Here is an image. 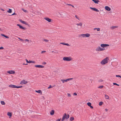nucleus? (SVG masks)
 Here are the masks:
<instances>
[{"label":"nucleus","mask_w":121,"mask_h":121,"mask_svg":"<svg viewBox=\"0 0 121 121\" xmlns=\"http://www.w3.org/2000/svg\"><path fill=\"white\" fill-rule=\"evenodd\" d=\"M17 26H19V28L20 29H21L24 30H25L26 29V28L25 27H23L22 26L20 25V24H17Z\"/></svg>","instance_id":"6"},{"label":"nucleus","mask_w":121,"mask_h":121,"mask_svg":"<svg viewBox=\"0 0 121 121\" xmlns=\"http://www.w3.org/2000/svg\"><path fill=\"white\" fill-rule=\"evenodd\" d=\"M75 16L76 18L78 19V20H80L79 19V18L78 17V16L77 15H75Z\"/></svg>","instance_id":"42"},{"label":"nucleus","mask_w":121,"mask_h":121,"mask_svg":"<svg viewBox=\"0 0 121 121\" xmlns=\"http://www.w3.org/2000/svg\"><path fill=\"white\" fill-rule=\"evenodd\" d=\"M109 60V58L107 57L101 61L100 64L102 65H105L108 62Z\"/></svg>","instance_id":"1"},{"label":"nucleus","mask_w":121,"mask_h":121,"mask_svg":"<svg viewBox=\"0 0 121 121\" xmlns=\"http://www.w3.org/2000/svg\"><path fill=\"white\" fill-rule=\"evenodd\" d=\"M67 5H69V6H71L72 5L70 4H67Z\"/></svg>","instance_id":"54"},{"label":"nucleus","mask_w":121,"mask_h":121,"mask_svg":"<svg viewBox=\"0 0 121 121\" xmlns=\"http://www.w3.org/2000/svg\"><path fill=\"white\" fill-rule=\"evenodd\" d=\"M103 102H100L99 103V105L100 106H101L102 105Z\"/></svg>","instance_id":"34"},{"label":"nucleus","mask_w":121,"mask_h":121,"mask_svg":"<svg viewBox=\"0 0 121 121\" xmlns=\"http://www.w3.org/2000/svg\"><path fill=\"white\" fill-rule=\"evenodd\" d=\"M60 119H58L56 120V121H60Z\"/></svg>","instance_id":"51"},{"label":"nucleus","mask_w":121,"mask_h":121,"mask_svg":"<svg viewBox=\"0 0 121 121\" xmlns=\"http://www.w3.org/2000/svg\"><path fill=\"white\" fill-rule=\"evenodd\" d=\"M4 48L3 47H0V49H4Z\"/></svg>","instance_id":"47"},{"label":"nucleus","mask_w":121,"mask_h":121,"mask_svg":"<svg viewBox=\"0 0 121 121\" xmlns=\"http://www.w3.org/2000/svg\"><path fill=\"white\" fill-rule=\"evenodd\" d=\"M109 46V45L108 44H101L100 45V46L103 48Z\"/></svg>","instance_id":"5"},{"label":"nucleus","mask_w":121,"mask_h":121,"mask_svg":"<svg viewBox=\"0 0 121 121\" xmlns=\"http://www.w3.org/2000/svg\"><path fill=\"white\" fill-rule=\"evenodd\" d=\"M97 28H95L94 29V30H95L96 29H97Z\"/></svg>","instance_id":"58"},{"label":"nucleus","mask_w":121,"mask_h":121,"mask_svg":"<svg viewBox=\"0 0 121 121\" xmlns=\"http://www.w3.org/2000/svg\"><path fill=\"white\" fill-rule=\"evenodd\" d=\"M18 39H20V40L22 41H23V39H21L20 38H18Z\"/></svg>","instance_id":"43"},{"label":"nucleus","mask_w":121,"mask_h":121,"mask_svg":"<svg viewBox=\"0 0 121 121\" xmlns=\"http://www.w3.org/2000/svg\"><path fill=\"white\" fill-rule=\"evenodd\" d=\"M45 52H46V51H43L41 52V53H43Z\"/></svg>","instance_id":"50"},{"label":"nucleus","mask_w":121,"mask_h":121,"mask_svg":"<svg viewBox=\"0 0 121 121\" xmlns=\"http://www.w3.org/2000/svg\"><path fill=\"white\" fill-rule=\"evenodd\" d=\"M60 43L61 44H63L64 45H66L68 46H69V45L68 43Z\"/></svg>","instance_id":"22"},{"label":"nucleus","mask_w":121,"mask_h":121,"mask_svg":"<svg viewBox=\"0 0 121 121\" xmlns=\"http://www.w3.org/2000/svg\"><path fill=\"white\" fill-rule=\"evenodd\" d=\"M61 81L63 83H64L65 82H67L68 81V79H67L66 80L61 79Z\"/></svg>","instance_id":"19"},{"label":"nucleus","mask_w":121,"mask_h":121,"mask_svg":"<svg viewBox=\"0 0 121 121\" xmlns=\"http://www.w3.org/2000/svg\"><path fill=\"white\" fill-rule=\"evenodd\" d=\"M92 1L98 4V2H99V0H92Z\"/></svg>","instance_id":"17"},{"label":"nucleus","mask_w":121,"mask_h":121,"mask_svg":"<svg viewBox=\"0 0 121 121\" xmlns=\"http://www.w3.org/2000/svg\"><path fill=\"white\" fill-rule=\"evenodd\" d=\"M35 92H36L38 93H40L41 92L42 93V92H41V91L40 90H39L38 91H35Z\"/></svg>","instance_id":"26"},{"label":"nucleus","mask_w":121,"mask_h":121,"mask_svg":"<svg viewBox=\"0 0 121 121\" xmlns=\"http://www.w3.org/2000/svg\"><path fill=\"white\" fill-rule=\"evenodd\" d=\"M9 87L12 88H17V86L13 85L11 84L9 85Z\"/></svg>","instance_id":"7"},{"label":"nucleus","mask_w":121,"mask_h":121,"mask_svg":"<svg viewBox=\"0 0 121 121\" xmlns=\"http://www.w3.org/2000/svg\"><path fill=\"white\" fill-rule=\"evenodd\" d=\"M87 104L91 108H93V107L91 105V104L90 103L88 102L87 103Z\"/></svg>","instance_id":"15"},{"label":"nucleus","mask_w":121,"mask_h":121,"mask_svg":"<svg viewBox=\"0 0 121 121\" xmlns=\"http://www.w3.org/2000/svg\"><path fill=\"white\" fill-rule=\"evenodd\" d=\"M113 84L114 85H116L117 86H119V84H117V83H113Z\"/></svg>","instance_id":"40"},{"label":"nucleus","mask_w":121,"mask_h":121,"mask_svg":"<svg viewBox=\"0 0 121 121\" xmlns=\"http://www.w3.org/2000/svg\"><path fill=\"white\" fill-rule=\"evenodd\" d=\"M27 64H25L24 63V64H23V65H27Z\"/></svg>","instance_id":"57"},{"label":"nucleus","mask_w":121,"mask_h":121,"mask_svg":"<svg viewBox=\"0 0 121 121\" xmlns=\"http://www.w3.org/2000/svg\"><path fill=\"white\" fill-rule=\"evenodd\" d=\"M27 83V81L26 80H23L21 81L20 84L22 85L25 84Z\"/></svg>","instance_id":"4"},{"label":"nucleus","mask_w":121,"mask_h":121,"mask_svg":"<svg viewBox=\"0 0 121 121\" xmlns=\"http://www.w3.org/2000/svg\"><path fill=\"white\" fill-rule=\"evenodd\" d=\"M68 79V81H69L70 80H71L73 79V78H69Z\"/></svg>","instance_id":"45"},{"label":"nucleus","mask_w":121,"mask_h":121,"mask_svg":"<svg viewBox=\"0 0 121 121\" xmlns=\"http://www.w3.org/2000/svg\"><path fill=\"white\" fill-rule=\"evenodd\" d=\"M105 111H106V112H107V111H108V109H107L106 108V109H105Z\"/></svg>","instance_id":"55"},{"label":"nucleus","mask_w":121,"mask_h":121,"mask_svg":"<svg viewBox=\"0 0 121 121\" xmlns=\"http://www.w3.org/2000/svg\"><path fill=\"white\" fill-rule=\"evenodd\" d=\"M63 116H65V118H66V119L68 118L69 117V114L67 115L65 113Z\"/></svg>","instance_id":"13"},{"label":"nucleus","mask_w":121,"mask_h":121,"mask_svg":"<svg viewBox=\"0 0 121 121\" xmlns=\"http://www.w3.org/2000/svg\"><path fill=\"white\" fill-rule=\"evenodd\" d=\"M65 119V116H63V117H62V119L61 121H63L64 120V119Z\"/></svg>","instance_id":"33"},{"label":"nucleus","mask_w":121,"mask_h":121,"mask_svg":"<svg viewBox=\"0 0 121 121\" xmlns=\"http://www.w3.org/2000/svg\"><path fill=\"white\" fill-rule=\"evenodd\" d=\"M105 49V48H101L100 47L98 46L96 48L95 50L97 52H99L103 51Z\"/></svg>","instance_id":"3"},{"label":"nucleus","mask_w":121,"mask_h":121,"mask_svg":"<svg viewBox=\"0 0 121 121\" xmlns=\"http://www.w3.org/2000/svg\"><path fill=\"white\" fill-rule=\"evenodd\" d=\"M90 8L91 9H92L94 11L97 12H99V10H98V9H96L95 8L90 7Z\"/></svg>","instance_id":"10"},{"label":"nucleus","mask_w":121,"mask_h":121,"mask_svg":"<svg viewBox=\"0 0 121 121\" xmlns=\"http://www.w3.org/2000/svg\"><path fill=\"white\" fill-rule=\"evenodd\" d=\"M67 95H68V96L69 97H70L71 96V95H70V94L69 93H68L67 94Z\"/></svg>","instance_id":"44"},{"label":"nucleus","mask_w":121,"mask_h":121,"mask_svg":"<svg viewBox=\"0 0 121 121\" xmlns=\"http://www.w3.org/2000/svg\"><path fill=\"white\" fill-rule=\"evenodd\" d=\"M7 73L10 74H14L15 73V72L14 71L11 70L8 71Z\"/></svg>","instance_id":"9"},{"label":"nucleus","mask_w":121,"mask_h":121,"mask_svg":"<svg viewBox=\"0 0 121 121\" xmlns=\"http://www.w3.org/2000/svg\"><path fill=\"white\" fill-rule=\"evenodd\" d=\"M44 19L46 20V21H47L49 22H51V20L49 19L48 17H45L44 18Z\"/></svg>","instance_id":"11"},{"label":"nucleus","mask_w":121,"mask_h":121,"mask_svg":"<svg viewBox=\"0 0 121 121\" xmlns=\"http://www.w3.org/2000/svg\"><path fill=\"white\" fill-rule=\"evenodd\" d=\"M71 6H72L73 7V8L74 7V6L73 5H71Z\"/></svg>","instance_id":"60"},{"label":"nucleus","mask_w":121,"mask_h":121,"mask_svg":"<svg viewBox=\"0 0 121 121\" xmlns=\"http://www.w3.org/2000/svg\"><path fill=\"white\" fill-rule=\"evenodd\" d=\"M118 27V26H113L110 27V28L112 29H115L116 28H117Z\"/></svg>","instance_id":"18"},{"label":"nucleus","mask_w":121,"mask_h":121,"mask_svg":"<svg viewBox=\"0 0 121 121\" xmlns=\"http://www.w3.org/2000/svg\"><path fill=\"white\" fill-rule=\"evenodd\" d=\"M1 10H2V11H4V9H1Z\"/></svg>","instance_id":"59"},{"label":"nucleus","mask_w":121,"mask_h":121,"mask_svg":"<svg viewBox=\"0 0 121 121\" xmlns=\"http://www.w3.org/2000/svg\"><path fill=\"white\" fill-rule=\"evenodd\" d=\"M35 66L36 68H43L44 67V66L41 65H35Z\"/></svg>","instance_id":"8"},{"label":"nucleus","mask_w":121,"mask_h":121,"mask_svg":"<svg viewBox=\"0 0 121 121\" xmlns=\"http://www.w3.org/2000/svg\"><path fill=\"white\" fill-rule=\"evenodd\" d=\"M70 120L72 121L73 120H74V118L73 117H71L70 118Z\"/></svg>","instance_id":"31"},{"label":"nucleus","mask_w":121,"mask_h":121,"mask_svg":"<svg viewBox=\"0 0 121 121\" xmlns=\"http://www.w3.org/2000/svg\"><path fill=\"white\" fill-rule=\"evenodd\" d=\"M116 77H119L120 78L121 76L120 75H116Z\"/></svg>","instance_id":"48"},{"label":"nucleus","mask_w":121,"mask_h":121,"mask_svg":"<svg viewBox=\"0 0 121 121\" xmlns=\"http://www.w3.org/2000/svg\"><path fill=\"white\" fill-rule=\"evenodd\" d=\"M7 115L8 116H10V117H11L12 116V114L11 112H8L7 113Z\"/></svg>","instance_id":"23"},{"label":"nucleus","mask_w":121,"mask_h":121,"mask_svg":"<svg viewBox=\"0 0 121 121\" xmlns=\"http://www.w3.org/2000/svg\"><path fill=\"white\" fill-rule=\"evenodd\" d=\"M63 60L65 61H69L72 60V58L71 57H64L63 58Z\"/></svg>","instance_id":"2"},{"label":"nucleus","mask_w":121,"mask_h":121,"mask_svg":"<svg viewBox=\"0 0 121 121\" xmlns=\"http://www.w3.org/2000/svg\"><path fill=\"white\" fill-rule=\"evenodd\" d=\"M2 31V30L0 28V31Z\"/></svg>","instance_id":"62"},{"label":"nucleus","mask_w":121,"mask_h":121,"mask_svg":"<svg viewBox=\"0 0 121 121\" xmlns=\"http://www.w3.org/2000/svg\"><path fill=\"white\" fill-rule=\"evenodd\" d=\"M103 81V80L102 79H100L99 80V82H102Z\"/></svg>","instance_id":"37"},{"label":"nucleus","mask_w":121,"mask_h":121,"mask_svg":"<svg viewBox=\"0 0 121 121\" xmlns=\"http://www.w3.org/2000/svg\"><path fill=\"white\" fill-rule=\"evenodd\" d=\"M46 64V62H44V64Z\"/></svg>","instance_id":"56"},{"label":"nucleus","mask_w":121,"mask_h":121,"mask_svg":"<svg viewBox=\"0 0 121 121\" xmlns=\"http://www.w3.org/2000/svg\"><path fill=\"white\" fill-rule=\"evenodd\" d=\"M12 12V9H9V10L7 11V12L9 13H11Z\"/></svg>","instance_id":"25"},{"label":"nucleus","mask_w":121,"mask_h":121,"mask_svg":"<svg viewBox=\"0 0 121 121\" xmlns=\"http://www.w3.org/2000/svg\"><path fill=\"white\" fill-rule=\"evenodd\" d=\"M54 111L53 110H51L50 112V114L51 115H53L54 113Z\"/></svg>","instance_id":"20"},{"label":"nucleus","mask_w":121,"mask_h":121,"mask_svg":"<svg viewBox=\"0 0 121 121\" xmlns=\"http://www.w3.org/2000/svg\"><path fill=\"white\" fill-rule=\"evenodd\" d=\"M105 9L108 11H110L111 10V9L108 6H106L105 7Z\"/></svg>","instance_id":"12"},{"label":"nucleus","mask_w":121,"mask_h":121,"mask_svg":"<svg viewBox=\"0 0 121 121\" xmlns=\"http://www.w3.org/2000/svg\"><path fill=\"white\" fill-rule=\"evenodd\" d=\"M17 14L15 13H14L13 14H12L11 15H16Z\"/></svg>","instance_id":"49"},{"label":"nucleus","mask_w":121,"mask_h":121,"mask_svg":"<svg viewBox=\"0 0 121 121\" xmlns=\"http://www.w3.org/2000/svg\"><path fill=\"white\" fill-rule=\"evenodd\" d=\"M105 98L106 99H109V96L106 95H105Z\"/></svg>","instance_id":"27"},{"label":"nucleus","mask_w":121,"mask_h":121,"mask_svg":"<svg viewBox=\"0 0 121 121\" xmlns=\"http://www.w3.org/2000/svg\"><path fill=\"white\" fill-rule=\"evenodd\" d=\"M1 36H3L5 38H9V37L8 36H6L4 34H1Z\"/></svg>","instance_id":"21"},{"label":"nucleus","mask_w":121,"mask_h":121,"mask_svg":"<svg viewBox=\"0 0 121 121\" xmlns=\"http://www.w3.org/2000/svg\"><path fill=\"white\" fill-rule=\"evenodd\" d=\"M104 86H100L98 87V88H102Z\"/></svg>","instance_id":"35"},{"label":"nucleus","mask_w":121,"mask_h":121,"mask_svg":"<svg viewBox=\"0 0 121 121\" xmlns=\"http://www.w3.org/2000/svg\"><path fill=\"white\" fill-rule=\"evenodd\" d=\"M43 40L46 42H47L49 41L48 40L45 39H43Z\"/></svg>","instance_id":"30"},{"label":"nucleus","mask_w":121,"mask_h":121,"mask_svg":"<svg viewBox=\"0 0 121 121\" xmlns=\"http://www.w3.org/2000/svg\"><path fill=\"white\" fill-rule=\"evenodd\" d=\"M81 35L83 37H86L85 34H82Z\"/></svg>","instance_id":"39"},{"label":"nucleus","mask_w":121,"mask_h":121,"mask_svg":"<svg viewBox=\"0 0 121 121\" xmlns=\"http://www.w3.org/2000/svg\"><path fill=\"white\" fill-rule=\"evenodd\" d=\"M54 53H58V51L56 50H55Z\"/></svg>","instance_id":"36"},{"label":"nucleus","mask_w":121,"mask_h":121,"mask_svg":"<svg viewBox=\"0 0 121 121\" xmlns=\"http://www.w3.org/2000/svg\"><path fill=\"white\" fill-rule=\"evenodd\" d=\"M22 10L23 11H24V12L26 13L27 12V11L26 10H25L23 9H22Z\"/></svg>","instance_id":"32"},{"label":"nucleus","mask_w":121,"mask_h":121,"mask_svg":"<svg viewBox=\"0 0 121 121\" xmlns=\"http://www.w3.org/2000/svg\"><path fill=\"white\" fill-rule=\"evenodd\" d=\"M25 40L26 41H28V42L29 41V40L27 39H25Z\"/></svg>","instance_id":"53"},{"label":"nucleus","mask_w":121,"mask_h":121,"mask_svg":"<svg viewBox=\"0 0 121 121\" xmlns=\"http://www.w3.org/2000/svg\"><path fill=\"white\" fill-rule=\"evenodd\" d=\"M26 62L27 63H35V61H28V60L27 59L26 60Z\"/></svg>","instance_id":"14"},{"label":"nucleus","mask_w":121,"mask_h":121,"mask_svg":"<svg viewBox=\"0 0 121 121\" xmlns=\"http://www.w3.org/2000/svg\"><path fill=\"white\" fill-rule=\"evenodd\" d=\"M22 86H17V88H22Z\"/></svg>","instance_id":"38"},{"label":"nucleus","mask_w":121,"mask_h":121,"mask_svg":"<svg viewBox=\"0 0 121 121\" xmlns=\"http://www.w3.org/2000/svg\"><path fill=\"white\" fill-rule=\"evenodd\" d=\"M52 88V87L51 85H50L48 87V89H50Z\"/></svg>","instance_id":"41"},{"label":"nucleus","mask_w":121,"mask_h":121,"mask_svg":"<svg viewBox=\"0 0 121 121\" xmlns=\"http://www.w3.org/2000/svg\"><path fill=\"white\" fill-rule=\"evenodd\" d=\"M82 23H79L77 24H76V25H77V26H82Z\"/></svg>","instance_id":"29"},{"label":"nucleus","mask_w":121,"mask_h":121,"mask_svg":"<svg viewBox=\"0 0 121 121\" xmlns=\"http://www.w3.org/2000/svg\"><path fill=\"white\" fill-rule=\"evenodd\" d=\"M1 104L3 105H4L5 104V103L4 101H2L1 102Z\"/></svg>","instance_id":"28"},{"label":"nucleus","mask_w":121,"mask_h":121,"mask_svg":"<svg viewBox=\"0 0 121 121\" xmlns=\"http://www.w3.org/2000/svg\"><path fill=\"white\" fill-rule=\"evenodd\" d=\"M120 78H121V76H120Z\"/></svg>","instance_id":"63"},{"label":"nucleus","mask_w":121,"mask_h":121,"mask_svg":"<svg viewBox=\"0 0 121 121\" xmlns=\"http://www.w3.org/2000/svg\"><path fill=\"white\" fill-rule=\"evenodd\" d=\"M20 21L23 24H25L26 25H27V23L26 22L23 21L22 20H20Z\"/></svg>","instance_id":"16"},{"label":"nucleus","mask_w":121,"mask_h":121,"mask_svg":"<svg viewBox=\"0 0 121 121\" xmlns=\"http://www.w3.org/2000/svg\"><path fill=\"white\" fill-rule=\"evenodd\" d=\"M77 95V94L75 93H73V95Z\"/></svg>","instance_id":"52"},{"label":"nucleus","mask_w":121,"mask_h":121,"mask_svg":"<svg viewBox=\"0 0 121 121\" xmlns=\"http://www.w3.org/2000/svg\"><path fill=\"white\" fill-rule=\"evenodd\" d=\"M96 30L97 31H99L100 30V29L99 28H98Z\"/></svg>","instance_id":"46"},{"label":"nucleus","mask_w":121,"mask_h":121,"mask_svg":"<svg viewBox=\"0 0 121 121\" xmlns=\"http://www.w3.org/2000/svg\"><path fill=\"white\" fill-rule=\"evenodd\" d=\"M54 50L52 51V52L54 53Z\"/></svg>","instance_id":"61"},{"label":"nucleus","mask_w":121,"mask_h":121,"mask_svg":"<svg viewBox=\"0 0 121 121\" xmlns=\"http://www.w3.org/2000/svg\"><path fill=\"white\" fill-rule=\"evenodd\" d=\"M85 35L86 37H89L90 36V35L88 33H86V34H85Z\"/></svg>","instance_id":"24"}]
</instances>
